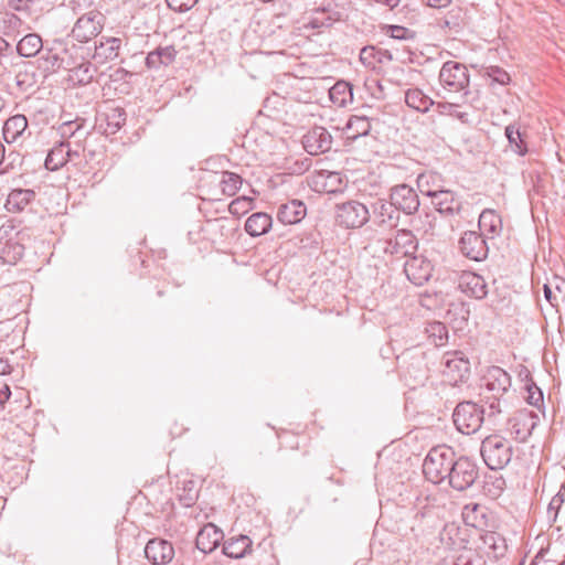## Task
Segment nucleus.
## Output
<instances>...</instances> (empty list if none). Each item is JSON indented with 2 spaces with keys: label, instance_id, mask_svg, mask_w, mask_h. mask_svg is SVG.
<instances>
[{
  "label": "nucleus",
  "instance_id": "obj_28",
  "mask_svg": "<svg viewBox=\"0 0 565 565\" xmlns=\"http://www.w3.org/2000/svg\"><path fill=\"white\" fill-rule=\"evenodd\" d=\"M70 141L56 143L47 153L44 166L50 171H57L70 161Z\"/></svg>",
  "mask_w": 565,
  "mask_h": 565
},
{
  "label": "nucleus",
  "instance_id": "obj_33",
  "mask_svg": "<svg viewBox=\"0 0 565 565\" xmlns=\"http://www.w3.org/2000/svg\"><path fill=\"white\" fill-rule=\"evenodd\" d=\"M28 128V119L24 115H14L8 118L3 125L2 134L8 143L14 142Z\"/></svg>",
  "mask_w": 565,
  "mask_h": 565
},
{
  "label": "nucleus",
  "instance_id": "obj_24",
  "mask_svg": "<svg viewBox=\"0 0 565 565\" xmlns=\"http://www.w3.org/2000/svg\"><path fill=\"white\" fill-rule=\"evenodd\" d=\"M92 127H87V120L82 117H77L74 120L64 121L58 127V132L64 139L86 140L92 134Z\"/></svg>",
  "mask_w": 565,
  "mask_h": 565
},
{
  "label": "nucleus",
  "instance_id": "obj_57",
  "mask_svg": "<svg viewBox=\"0 0 565 565\" xmlns=\"http://www.w3.org/2000/svg\"><path fill=\"white\" fill-rule=\"evenodd\" d=\"M72 9L75 13L81 14L84 10H92L94 0H71Z\"/></svg>",
  "mask_w": 565,
  "mask_h": 565
},
{
  "label": "nucleus",
  "instance_id": "obj_19",
  "mask_svg": "<svg viewBox=\"0 0 565 565\" xmlns=\"http://www.w3.org/2000/svg\"><path fill=\"white\" fill-rule=\"evenodd\" d=\"M54 44L55 46L47 49L45 55L42 56L46 63V70L65 68L66 62H70L73 53L82 50L74 44L68 49L62 41H55Z\"/></svg>",
  "mask_w": 565,
  "mask_h": 565
},
{
  "label": "nucleus",
  "instance_id": "obj_41",
  "mask_svg": "<svg viewBox=\"0 0 565 565\" xmlns=\"http://www.w3.org/2000/svg\"><path fill=\"white\" fill-rule=\"evenodd\" d=\"M482 405H479L483 411V417L487 416L488 420L495 418L503 411V407L507 405V401L504 397H495L488 395H480Z\"/></svg>",
  "mask_w": 565,
  "mask_h": 565
},
{
  "label": "nucleus",
  "instance_id": "obj_31",
  "mask_svg": "<svg viewBox=\"0 0 565 565\" xmlns=\"http://www.w3.org/2000/svg\"><path fill=\"white\" fill-rule=\"evenodd\" d=\"M273 224L271 216L264 212H257L248 216L245 222V231L253 237L268 233Z\"/></svg>",
  "mask_w": 565,
  "mask_h": 565
},
{
  "label": "nucleus",
  "instance_id": "obj_26",
  "mask_svg": "<svg viewBox=\"0 0 565 565\" xmlns=\"http://www.w3.org/2000/svg\"><path fill=\"white\" fill-rule=\"evenodd\" d=\"M252 540L247 535H238L224 541L222 553L231 558H242L252 552Z\"/></svg>",
  "mask_w": 565,
  "mask_h": 565
},
{
  "label": "nucleus",
  "instance_id": "obj_43",
  "mask_svg": "<svg viewBox=\"0 0 565 565\" xmlns=\"http://www.w3.org/2000/svg\"><path fill=\"white\" fill-rule=\"evenodd\" d=\"M218 184L224 195L233 196L242 185V178L234 172L223 171Z\"/></svg>",
  "mask_w": 565,
  "mask_h": 565
},
{
  "label": "nucleus",
  "instance_id": "obj_32",
  "mask_svg": "<svg viewBox=\"0 0 565 565\" xmlns=\"http://www.w3.org/2000/svg\"><path fill=\"white\" fill-rule=\"evenodd\" d=\"M329 98L337 107H345L353 102V86L345 81H338L329 89Z\"/></svg>",
  "mask_w": 565,
  "mask_h": 565
},
{
  "label": "nucleus",
  "instance_id": "obj_14",
  "mask_svg": "<svg viewBox=\"0 0 565 565\" xmlns=\"http://www.w3.org/2000/svg\"><path fill=\"white\" fill-rule=\"evenodd\" d=\"M390 200L398 212L406 215L415 214L420 205L419 196L408 184H397L391 189Z\"/></svg>",
  "mask_w": 565,
  "mask_h": 565
},
{
  "label": "nucleus",
  "instance_id": "obj_45",
  "mask_svg": "<svg viewBox=\"0 0 565 565\" xmlns=\"http://www.w3.org/2000/svg\"><path fill=\"white\" fill-rule=\"evenodd\" d=\"M505 137L508 138L509 145L511 149L520 154L524 156L527 152L526 145L522 139V135L520 129L514 125H509L505 127Z\"/></svg>",
  "mask_w": 565,
  "mask_h": 565
},
{
  "label": "nucleus",
  "instance_id": "obj_20",
  "mask_svg": "<svg viewBox=\"0 0 565 565\" xmlns=\"http://www.w3.org/2000/svg\"><path fill=\"white\" fill-rule=\"evenodd\" d=\"M65 70L68 71V79L74 85L89 84L96 73V67L82 57L79 62L75 61L72 56L70 62H66Z\"/></svg>",
  "mask_w": 565,
  "mask_h": 565
},
{
  "label": "nucleus",
  "instance_id": "obj_40",
  "mask_svg": "<svg viewBox=\"0 0 565 565\" xmlns=\"http://www.w3.org/2000/svg\"><path fill=\"white\" fill-rule=\"evenodd\" d=\"M24 254V246L14 239L6 242L4 246L0 249V264L14 265Z\"/></svg>",
  "mask_w": 565,
  "mask_h": 565
},
{
  "label": "nucleus",
  "instance_id": "obj_37",
  "mask_svg": "<svg viewBox=\"0 0 565 565\" xmlns=\"http://www.w3.org/2000/svg\"><path fill=\"white\" fill-rule=\"evenodd\" d=\"M392 60V55L384 50L374 46H365L360 52V61L366 67L376 68L379 64H383Z\"/></svg>",
  "mask_w": 565,
  "mask_h": 565
},
{
  "label": "nucleus",
  "instance_id": "obj_63",
  "mask_svg": "<svg viewBox=\"0 0 565 565\" xmlns=\"http://www.w3.org/2000/svg\"><path fill=\"white\" fill-rule=\"evenodd\" d=\"M375 3L387 7L388 9H394L401 2V0H373Z\"/></svg>",
  "mask_w": 565,
  "mask_h": 565
},
{
  "label": "nucleus",
  "instance_id": "obj_10",
  "mask_svg": "<svg viewBox=\"0 0 565 565\" xmlns=\"http://www.w3.org/2000/svg\"><path fill=\"white\" fill-rule=\"evenodd\" d=\"M539 422V416L533 411L520 409L508 419L507 430L516 441L525 443Z\"/></svg>",
  "mask_w": 565,
  "mask_h": 565
},
{
  "label": "nucleus",
  "instance_id": "obj_58",
  "mask_svg": "<svg viewBox=\"0 0 565 565\" xmlns=\"http://www.w3.org/2000/svg\"><path fill=\"white\" fill-rule=\"evenodd\" d=\"M390 29H391V36L393 39H397V40L407 39V35L409 33L408 29L401 26V25H392Z\"/></svg>",
  "mask_w": 565,
  "mask_h": 565
},
{
  "label": "nucleus",
  "instance_id": "obj_46",
  "mask_svg": "<svg viewBox=\"0 0 565 565\" xmlns=\"http://www.w3.org/2000/svg\"><path fill=\"white\" fill-rule=\"evenodd\" d=\"M178 499L183 507H192L198 499V489L195 481L183 480L181 492L178 493Z\"/></svg>",
  "mask_w": 565,
  "mask_h": 565
},
{
  "label": "nucleus",
  "instance_id": "obj_50",
  "mask_svg": "<svg viewBox=\"0 0 565 565\" xmlns=\"http://www.w3.org/2000/svg\"><path fill=\"white\" fill-rule=\"evenodd\" d=\"M457 104L452 103H437L436 104V110L440 115L451 116L461 122L466 124L469 121V114L466 111H460L458 109Z\"/></svg>",
  "mask_w": 565,
  "mask_h": 565
},
{
  "label": "nucleus",
  "instance_id": "obj_55",
  "mask_svg": "<svg viewBox=\"0 0 565 565\" xmlns=\"http://www.w3.org/2000/svg\"><path fill=\"white\" fill-rule=\"evenodd\" d=\"M168 7L174 12H186L192 9L199 0H166Z\"/></svg>",
  "mask_w": 565,
  "mask_h": 565
},
{
  "label": "nucleus",
  "instance_id": "obj_6",
  "mask_svg": "<svg viewBox=\"0 0 565 565\" xmlns=\"http://www.w3.org/2000/svg\"><path fill=\"white\" fill-rule=\"evenodd\" d=\"M452 420L458 431L472 435L481 428L484 420L483 411L475 402H461L454 411Z\"/></svg>",
  "mask_w": 565,
  "mask_h": 565
},
{
  "label": "nucleus",
  "instance_id": "obj_34",
  "mask_svg": "<svg viewBox=\"0 0 565 565\" xmlns=\"http://www.w3.org/2000/svg\"><path fill=\"white\" fill-rule=\"evenodd\" d=\"M371 130V122L364 116H351L343 128L347 140L354 141L359 137L369 135Z\"/></svg>",
  "mask_w": 565,
  "mask_h": 565
},
{
  "label": "nucleus",
  "instance_id": "obj_9",
  "mask_svg": "<svg viewBox=\"0 0 565 565\" xmlns=\"http://www.w3.org/2000/svg\"><path fill=\"white\" fill-rule=\"evenodd\" d=\"M370 218L367 207L359 201H348L335 206V221L345 228L362 227Z\"/></svg>",
  "mask_w": 565,
  "mask_h": 565
},
{
  "label": "nucleus",
  "instance_id": "obj_47",
  "mask_svg": "<svg viewBox=\"0 0 565 565\" xmlns=\"http://www.w3.org/2000/svg\"><path fill=\"white\" fill-rule=\"evenodd\" d=\"M482 542L495 556L503 555L507 550L505 539L497 532H487L481 536Z\"/></svg>",
  "mask_w": 565,
  "mask_h": 565
},
{
  "label": "nucleus",
  "instance_id": "obj_16",
  "mask_svg": "<svg viewBox=\"0 0 565 565\" xmlns=\"http://www.w3.org/2000/svg\"><path fill=\"white\" fill-rule=\"evenodd\" d=\"M331 134L321 126H315L302 138L305 150L311 156L329 151L332 147Z\"/></svg>",
  "mask_w": 565,
  "mask_h": 565
},
{
  "label": "nucleus",
  "instance_id": "obj_4",
  "mask_svg": "<svg viewBox=\"0 0 565 565\" xmlns=\"http://www.w3.org/2000/svg\"><path fill=\"white\" fill-rule=\"evenodd\" d=\"M381 249L393 259L409 258L418 249V239L409 230H398L394 236L379 241Z\"/></svg>",
  "mask_w": 565,
  "mask_h": 565
},
{
  "label": "nucleus",
  "instance_id": "obj_13",
  "mask_svg": "<svg viewBox=\"0 0 565 565\" xmlns=\"http://www.w3.org/2000/svg\"><path fill=\"white\" fill-rule=\"evenodd\" d=\"M443 374L450 384L457 385L468 377L470 362L461 352H447L443 356Z\"/></svg>",
  "mask_w": 565,
  "mask_h": 565
},
{
  "label": "nucleus",
  "instance_id": "obj_30",
  "mask_svg": "<svg viewBox=\"0 0 565 565\" xmlns=\"http://www.w3.org/2000/svg\"><path fill=\"white\" fill-rule=\"evenodd\" d=\"M177 56V50L173 45L159 46L148 53L146 56V66L149 70H158L160 66H168Z\"/></svg>",
  "mask_w": 565,
  "mask_h": 565
},
{
  "label": "nucleus",
  "instance_id": "obj_36",
  "mask_svg": "<svg viewBox=\"0 0 565 565\" xmlns=\"http://www.w3.org/2000/svg\"><path fill=\"white\" fill-rule=\"evenodd\" d=\"M104 121L105 126L103 122L99 124L103 134L107 136L115 135L124 126L126 113L121 108H113L104 114Z\"/></svg>",
  "mask_w": 565,
  "mask_h": 565
},
{
  "label": "nucleus",
  "instance_id": "obj_56",
  "mask_svg": "<svg viewBox=\"0 0 565 565\" xmlns=\"http://www.w3.org/2000/svg\"><path fill=\"white\" fill-rule=\"evenodd\" d=\"M424 217L426 220V223L423 226H419L417 224L418 221L422 222V215H419L418 218L412 220V226L415 231H417V232L423 231L424 234H427L434 230V220H433L431 215L428 213H425Z\"/></svg>",
  "mask_w": 565,
  "mask_h": 565
},
{
  "label": "nucleus",
  "instance_id": "obj_64",
  "mask_svg": "<svg viewBox=\"0 0 565 565\" xmlns=\"http://www.w3.org/2000/svg\"><path fill=\"white\" fill-rule=\"evenodd\" d=\"M312 28H321L324 25V22L319 21L317 18L310 21Z\"/></svg>",
  "mask_w": 565,
  "mask_h": 565
},
{
  "label": "nucleus",
  "instance_id": "obj_11",
  "mask_svg": "<svg viewBox=\"0 0 565 565\" xmlns=\"http://www.w3.org/2000/svg\"><path fill=\"white\" fill-rule=\"evenodd\" d=\"M483 234L476 231H466L459 239V250L466 258L482 262L488 257L489 246Z\"/></svg>",
  "mask_w": 565,
  "mask_h": 565
},
{
  "label": "nucleus",
  "instance_id": "obj_53",
  "mask_svg": "<svg viewBox=\"0 0 565 565\" xmlns=\"http://www.w3.org/2000/svg\"><path fill=\"white\" fill-rule=\"evenodd\" d=\"M85 140H82V139H78V140H75L74 141V147H72V143L70 142V161L68 162H73L75 166L79 164V162L77 161V159L81 158V156H83L86 160L87 158H92L94 156V152L93 151H88L86 153V149H85V146H84V142Z\"/></svg>",
  "mask_w": 565,
  "mask_h": 565
},
{
  "label": "nucleus",
  "instance_id": "obj_25",
  "mask_svg": "<svg viewBox=\"0 0 565 565\" xmlns=\"http://www.w3.org/2000/svg\"><path fill=\"white\" fill-rule=\"evenodd\" d=\"M373 213L374 217L380 225H386L387 227H396L399 223V212L392 204V202H386L383 200H379L373 204Z\"/></svg>",
  "mask_w": 565,
  "mask_h": 565
},
{
  "label": "nucleus",
  "instance_id": "obj_2",
  "mask_svg": "<svg viewBox=\"0 0 565 565\" xmlns=\"http://www.w3.org/2000/svg\"><path fill=\"white\" fill-rule=\"evenodd\" d=\"M481 457L491 470L503 469L512 459V444L501 435L487 436L480 446Z\"/></svg>",
  "mask_w": 565,
  "mask_h": 565
},
{
  "label": "nucleus",
  "instance_id": "obj_21",
  "mask_svg": "<svg viewBox=\"0 0 565 565\" xmlns=\"http://www.w3.org/2000/svg\"><path fill=\"white\" fill-rule=\"evenodd\" d=\"M224 533L213 523L205 524L195 539L196 547L204 554L212 553L223 541Z\"/></svg>",
  "mask_w": 565,
  "mask_h": 565
},
{
  "label": "nucleus",
  "instance_id": "obj_42",
  "mask_svg": "<svg viewBox=\"0 0 565 565\" xmlns=\"http://www.w3.org/2000/svg\"><path fill=\"white\" fill-rule=\"evenodd\" d=\"M428 340L435 347H443L448 341V329L445 323L433 321L425 328Z\"/></svg>",
  "mask_w": 565,
  "mask_h": 565
},
{
  "label": "nucleus",
  "instance_id": "obj_7",
  "mask_svg": "<svg viewBox=\"0 0 565 565\" xmlns=\"http://www.w3.org/2000/svg\"><path fill=\"white\" fill-rule=\"evenodd\" d=\"M479 477V468L466 456L454 459L448 476L449 486L457 491H465L473 486Z\"/></svg>",
  "mask_w": 565,
  "mask_h": 565
},
{
  "label": "nucleus",
  "instance_id": "obj_5",
  "mask_svg": "<svg viewBox=\"0 0 565 565\" xmlns=\"http://www.w3.org/2000/svg\"><path fill=\"white\" fill-rule=\"evenodd\" d=\"M470 75L466 65L447 61L439 71V83L444 89L450 93L462 92L465 96L469 94Z\"/></svg>",
  "mask_w": 565,
  "mask_h": 565
},
{
  "label": "nucleus",
  "instance_id": "obj_1",
  "mask_svg": "<svg viewBox=\"0 0 565 565\" xmlns=\"http://www.w3.org/2000/svg\"><path fill=\"white\" fill-rule=\"evenodd\" d=\"M455 456L451 447L444 445L431 448L423 462V472L426 479L435 484L448 479Z\"/></svg>",
  "mask_w": 565,
  "mask_h": 565
},
{
  "label": "nucleus",
  "instance_id": "obj_60",
  "mask_svg": "<svg viewBox=\"0 0 565 565\" xmlns=\"http://www.w3.org/2000/svg\"><path fill=\"white\" fill-rule=\"evenodd\" d=\"M418 177H428V186L429 188H443L440 184V178L437 174L428 173V174H419Z\"/></svg>",
  "mask_w": 565,
  "mask_h": 565
},
{
  "label": "nucleus",
  "instance_id": "obj_44",
  "mask_svg": "<svg viewBox=\"0 0 565 565\" xmlns=\"http://www.w3.org/2000/svg\"><path fill=\"white\" fill-rule=\"evenodd\" d=\"M56 0H9V4L14 10H50Z\"/></svg>",
  "mask_w": 565,
  "mask_h": 565
},
{
  "label": "nucleus",
  "instance_id": "obj_48",
  "mask_svg": "<svg viewBox=\"0 0 565 565\" xmlns=\"http://www.w3.org/2000/svg\"><path fill=\"white\" fill-rule=\"evenodd\" d=\"M505 480L502 476H489L487 477L483 486L484 493L492 498H499L505 489Z\"/></svg>",
  "mask_w": 565,
  "mask_h": 565
},
{
  "label": "nucleus",
  "instance_id": "obj_15",
  "mask_svg": "<svg viewBox=\"0 0 565 565\" xmlns=\"http://www.w3.org/2000/svg\"><path fill=\"white\" fill-rule=\"evenodd\" d=\"M404 273L407 279L415 286H423L433 274V265L423 255H412L404 264Z\"/></svg>",
  "mask_w": 565,
  "mask_h": 565
},
{
  "label": "nucleus",
  "instance_id": "obj_61",
  "mask_svg": "<svg viewBox=\"0 0 565 565\" xmlns=\"http://www.w3.org/2000/svg\"><path fill=\"white\" fill-rule=\"evenodd\" d=\"M423 2L430 8H446L451 0H423Z\"/></svg>",
  "mask_w": 565,
  "mask_h": 565
},
{
  "label": "nucleus",
  "instance_id": "obj_27",
  "mask_svg": "<svg viewBox=\"0 0 565 565\" xmlns=\"http://www.w3.org/2000/svg\"><path fill=\"white\" fill-rule=\"evenodd\" d=\"M461 515L463 523L468 526L482 529L488 525V509L479 503L466 504Z\"/></svg>",
  "mask_w": 565,
  "mask_h": 565
},
{
  "label": "nucleus",
  "instance_id": "obj_51",
  "mask_svg": "<svg viewBox=\"0 0 565 565\" xmlns=\"http://www.w3.org/2000/svg\"><path fill=\"white\" fill-rule=\"evenodd\" d=\"M565 502V487H561L558 492L551 499L547 507V516L551 521L556 522L558 513Z\"/></svg>",
  "mask_w": 565,
  "mask_h": 565
},
{
  "label": "nucleus",
  "instance_id": "obj_3",
  "mask_svg": "<svg viewBox=\"0 0 565 565\" xmlns=\"http://www.w3.org/2000/svg\"><path fill=\"white\" fill-rule=\"evenodd\" d=\"M428 177H417V186L422 194L431 199L436 210L446 216L455 215L461 210V201L450 190L444 188H429Z\"/></svg>",
  "mask_w": 565,
  "mask_h": 565
},
{
  "label": "nucleus",
  "instance_id": "obj_39",
  "mask_svg": "<svg viewBox=\"0 0 565 565\" xmlns=\"http://www.w3.org/2000/svg\"><path fill=\"white\" fill-rule=\"evenodd\" d=\"M43 49L42 38L36 33H30L23 36L18 45L17 51L21 56L33 57Z\"/></svg>",
  "mask_w": 565,
  "mask_h": 565
},
{
  "label": "nucleus",
  "instance_id": "obj_49",
  "mask_svg": "<svg viewBox=\"0 0 565 565\" xmlns=\"http://www.w3.org/2000/svg\"><path fill=\"white\" fill-rule=\"evenodd\" d=\"M525 390H526V402L535 406L537 409H541L544 405V397L541 388L533 382L531 377H529L525 382Z\"/></svg>",
  "mask_w": 565,
  "mask_h": 565
},
{
  "label": "nucleus",
  "instance_id": "obj_18",
  "mask_svg": "<svg viewBox=\"0 0 565 565\" xmlns=\"http://www.w3.org/2000/svg\"><path fill=\"white\" fill-rule=\"evenodd\" d=\"M458 288L466 296L475 299H483L488 295V285L484 278L472 271H465L459 277Z\"/></svg>",
  "mask_w": 565,
  "mask_h": 565
},
{
  "label": "nucleus",
  "instance_id": "obj_17",
  "mask_svg": "<svg viewBox=\"0 0 565 565\" xmlns=\"http://www.w3.org/2000/svg\"><path fill=\"white\" fill-rule=\"evenodd\" d=\"M145 555L153 565H166L173 559L174 548L169 541L156 537L148 541Z\"/></svg>",
  "mask_w": 565,
  "mask_h": 565
},
{
  "label": "nucleus",
  "instance_id": "obj_38",
  "mask_svg": "<svg viewBox=\"0 0 565 565\" xmlns=\"http://www.w3.org/2000/svg\"><path fill=\"white\" fill-rule=\"evenodd\" d=\"M405 103L408 107L420 113L428 111L434 105V100L419 88H408L405 92Z\"/></svg>",
  "mask_w": 565,
  "mask_h": 565
},
{
  "label": "nucleus",
  "instance_id": "obj_12",
  "mask_svg": "<svg viewBox=\"0 0 565 565\" xmlns=\"http://www.w3.org/2000/svg\"><path fill=\"white\" fill-rule=\"evenodd\" d=\"M510 387V374L500 366H491L483 376L480 395L504 397Z\"/></svg>",
  "mask_w": 565,
  "mask_h": 565
},
{
  "label": "nucleus",
  "instance_id": "obj_62",
  "mask_svg": "<svg viewBox=\"0 0 565 565\" xmlns=\"http://www.w3.org/2000/svg\"><path fill=\"white\" fill-rule=\"evenodd\" d=\"M543 291H544V297L545 299L552 305L554 306V302L553 300L556 299L555 295L553 294V290L552 288L548 286V285H544L543 287Z\"/></svg>",
  "mask_w": 565,
  "mask_h": 565
},
{
  "label": "nucleus",
  "instance_id": "obj_23",
  "mask_svg": "<svg viewBox=\"0 0 565 565\" xmlns=\"http://www.w3.org/2000/svg\"><path fill=\"white\" fill-rule=\"evenodd\" d=\"M478 227L483 236L492 239L502 232L501 216L494 210H483L479 215Z\"/></svg>",
  "mask_w": 565,
  "mask_h": 565
},
{
  "label": "nucleus",
  "instance_id": "obj_35",
  "mask_svg": "<svg viewBox=\"0 0 565 565\" xmlns=\"http://www.w3.org/2000/svg\"><path fill=\"white\" fill-rule=\"evenodd\" d=\"M35 198V192L30 189H14L7 199L6 207L9 212H21Z\"/></svg>",
  "mask_w": 565,
  "mask_h": 565
},
{
  "label": "nucleus",
  "instance_id": "obj_8",
  "mask_svg": "<svg viewBox=\"0 0 565 565\" xmlns=\"http://www.w3.org/2000/svg\"><path fill=\"white\" fill-rule=\"evenodd\" d=\"M105 17L98 10H88L81 13L73 25L71 35L79 43H87L95 39L104 28Z\"/></svg>",
  "mask_w": 565,
  "mask_h": 565
},
{
  "label": "nucleus",
  "instance_id": "obj_54",
  "mask_svg": "<svg viewBox=\"0 0 565 565\" xmlns=\"http://www.w3.org/2000/svg\"><path fill=\"white\" fill-rule=\"evenodd\" d=\"M486 75L492 79V82L500 85H507L510 83V75L501 67L491 65L486 68Z\"/></svg>",
  "mask_w": 565,
  "mask_h": 565
},
{
  "label": "nucleus",
  "instance_id": "obj_59",
  "mask_svg": "<svg viewBox=\"0 0 565 565\" xmlns=\"http://www.w3.org/2000/svg\"><path fill=\"white\" fill-rule=\"evenodd\" d=\"M11 391L7 384L0 385V407L3 408L6 402L10 398Z\"/></svg>",
  "mask_w": 565,
  "mask_h": 565
},
{
  "label": "nucleus",
  "instance_id": "obj_29",
  "mask_svg": "<svg viewBox=\"0 0 565 565\" xmlns=\"http://www.w3.org/2000/svg\"><path fill=\"white\" fill-rule=\"evenodd\" d=\"M121 40L119 38H102L95 45L94 58L99 63L113 61L119 55Z\"/></svg>",
  "mask_w": 565,
  "mask_h": 565
},
{
  "label": "nucleus",
  "instance_id": "obj_52",
  "mask_svg": "<svg viewBox=\"0 0 565 565\" xmlns=\"http://www.w3.org/2000/svg\"><path fill=\"white\" fill-rule=\"evenodd\" d=\"M253 205V199L248 196H241L233 200L228 205V211L232 215L241 216L247 213Z\"/></svg>",
  "mask_w": 565,
  "mask_h": 565
},
{
  "label": "nucleus",
  "instance_id": "obj_22",
  "mask_svg": "<svg viewBox=\"0 0 565 565\" xmlns=\"http://www.w3.org/2000/svg\"><path fill=\"white\" fill-rule=\"evenodd\" d=\"M307 214V206L300 200H290L278 206L277 220L285 225L299 223Z\"/></svg>",
  "mask_w": 565,
  "mask_h": 565
}]
</instances>
